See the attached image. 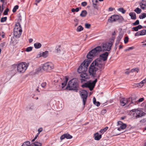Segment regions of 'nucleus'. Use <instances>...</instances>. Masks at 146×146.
I'll use <instances>...</instances> for the list:
<instances>
[{"label": "nucleus", "mask_w": 146, "mask_h": 146, "mask_svg": "<svg viewBox=\"0 0 146 146\" xmlns=\"http://www.w3.org/2000/svg\"><path fill=\"white\" fill-rule=\"evenodd\" d=\"M102 48L98 46L90 51L86 56L87 59H85L81 64H90L92 60V58L98 55L102 51Z\"/></svg>", "instance_id": "f257e3e1"}, {"label": "nucleus", "mask_w": 146, "mask_h": 146, "mask_svg": "<svg viewBox=\"0 0 146 146\" xmlns=\"http://www.w3.org/2000/svg\"><path fill=\"white\" fill-rule=\"evenodd\" d=\"M54 68L53 64H43V66L39 67L37 70L35 74H38L40 72H42L44 71L50 72Z\"/></svg>", "instance_id": "f03ea898"}, {"label": "nucleus", "mask_w": 146, "mask_h": 146, "mask_svg": "<svg viewBox=\"0 0 146 146\" xmlns=\"http://www.w3.org/2000/svg\"><path fill=\"white\" fill-rule=\"evenodd\" d=\"M78 87L77 79L76 78H74L69 81L67 88H69L70 90H77Z\"/></svg>", "instance_id": "7ed1b4c3"}, {"label": "nucleus", "mask_w": 146, "mask_h": 146, "mask_svg": "<svg viewBox=\"0 0 146 146\" xmlns=\"http://www.w3.org/2000/svg\"><path fill=\"white\" fill-rule=\"evenodd\" d=\"M102 64H91L90 67L89 72L90 75L94 77L96 76V72L98 70V67H100Z\"/></svg>", "instance_id": "20e7f679"}, {"label": "nucleus", "mask_w": 146, "mask_h": 146, "mask_svg": "<svg viewBox=\"0 0 146 146\" xmlns=\"http://www.w3.org/2000/svg\"><path fill=\"white\" fill-rule=\"evenodd\" d=\"M131 114L134 118H138L142 116L144 113L140 109H133L130 111Z\"/></svg>", "instance_id": "39448f33"}, {"label": "nucleus", "mask_w": 146, "mask_h": 146, "mask_svg": "<svg viewBox=\"0 0 146 146\" xmlns=\"http://www.w3.org/2000/svg\"><path fill=\"white\" fill-rule=\"evenodd\" d=\"M113 42L114 40L113 39L110 42H107L103 44L102 45V50L103 51H110L111 49Z\"/></svg>", "instance_id": "423d86ee"}, {"label": "nucleus", "mask_w": 146, "mask_h": 146, "mask_svg": "<svg viewBox=\"0 0 146 146\" xmlns=\"http://www.w3.org/2000/svg\"><path fill=\"white\" fill-rule=\"evenodd\" d=\"M97 81V79H96L92 82H88L84 84L82 86L83 88L85 87L89 88L90 90V91H92L94 88Z\"/></svg>", "instance_id": "0eeeda50"}, {"label": "nucleus", "mask_w": 146, "mask_h": 146, "mask_svg": "<svg viewBox=\"0 0 146 146\" xmlns=\"http://www.w3.org/2000/svg\"><path fill=\"white\" fill-rule=\"evenodd\" d=\"M132 98H122L120 100V104L122 106H124L126 104H128V106H131L130 105L131 103Z\"/></svg>", "instance_id": "6e6552de"}, {"label": "nucleus", "mask_w": 146, "mask_h": 146, "mask_svg": "<svg viewBox=\"0 0 146 146\" xmlns=\"http://www.w3.org/2000/svg\"><path fill=\"white\" fill-rule=\"evenodd\" d=\"M81 97L82 99L83 104L84 106L85 105L88 97V93L85 90H82L80 93Z\"/></svg>", "instance_id": "1a4fd4ad"}, {"label": "nucleus", "mask_w": 146, "mask_h": 146, "mask_svg": "<svg viewBox=\"0 0 146 146\" xmlns=\"http://www.w3.org/2000/svg\"><path fill=\"white\" fill-rule=\"evenodd\" d=\"M17 69L18 72L23 73L27 69L28 64H18Z\"/></svg>", "instance_id": "9d476101"}, {"label": "nucleus", "mask_w": 146, "mask_h": 146, "mask_svg": "<svg viewBox=\"0 0 146 146\" xmlns=\"http://www.w3.org/2000/svg\"><path fill=\"white\" fill-rule=\"evenodd\" d=\"M89 64H80L78 69V72L80 73H83L84 71H85L87 70V67L89 66Z\"/></svg>", "instance_id": "9b49d317"}, {"label": "nucleus", "mask_w": 146, "mask_h": 146, "mask_svg": "<svg viewBox=\"0 0 146 146\" xmlns=\"http://www.w3.org/2000/svg\"><path fill=\"white\" fill-rule=\"evenodd\" d=\"M80 77L81 78V81L82 82L86 81L89 78V76L88 74L86 72H83L81 74Z\"/></svg>", "instance_id": "f8f14e48"}, {"label": "nucleus", "mask_w": 146, "mask_h": 146, "mask_svg": "<svg viewBox=\"0 0 146 146\" xmlns=\"http://www.w3.org/2000/svg\"><path fill=\"white\" fill-rule=\"evenodd\" d=\"M120 17L118 15H114L111 16L108 19L109 22H112L116 21L120 19Z\"/></svg>", "instance_id": "ddd939ff"}, {"label": "nucleus", "mask_w": 146, "mask_h": 146, "mask_svg": "<svg viewBox=\"0 0 146 146\" xmlns=\"http://www.w3.org/2000/svg\"><path fill=\"white\" fill-rule=\"evenodd\" d=\"M118 125H120V128H118L117 130L120 131L121 129H124L126 127V124L123 123L121 121H119L117 122Z\"/></svg>", "instance_id": "4468645a"}, {"label": "nucleus", "mask_w": 146, "mask_h": 146, "mask_svg": "<svg viewBox=\"0 0 146 146\" xmlns=\"http://www.w3.org/2000/svg\"><path fill=\"white\" fill-rule=\"evenodd\" d=\"M108 54L109 53L108 52H106L100 55V56L102 60L105 61L107 60Z\"/></svg>", "instance_id": "2eb2a0df"}, {"label": "nucleus", "mask_w": 146, "mask_h": 146, "mask_svg": "<svg viewBox=\"0 0 146 146\" xmlns=\"http://www.w3.org/2000/svg\"><path fill=\"white\" fill-rule=\"evenodd\" d=\"M72 137L71 135L70 134L66 133L64 134L63 135H62L60 137V139L61 140H63L65 138H66L67 139H71L72 138Z\"/></svg>", "instance_id": "dca6fc26"}, {"label": "nucleus", "mask_w": 146, "mask_h": 146, "mask_svg": "<svg viewBox=\"0 0 146 146\" xmlns=\"http://www.w3.org/2000/svg\"><path fill=\"white\" fill-rule=\"evenodd\" d=\"M22 31V28L21 27V25L19 22L17 23L15 26L14 31Z\"/></svg>", "instance_id": "f3484780"}, {"label": "nucleus", "mask_w": 146, "mask_h": 146, "mask_svg": "<svg viewBox=\"0 0 146 146\" xmlns=\"http://www.w3.org/2000/svg\"><path fill=\"white\" fill-rule=\"evenodd\" d=\"M144 98H141L138 100H137L136 99H133L132 100L131 103L133 104V105L136 104V103L138 102H142L144 100Z\"/></svg>", "instance_id": "a211bd4d"}, {"label": "nucleus", "mask_w": 146, "mask_h": 146, "mask_svg": "<svg viewBox=\"0 0 146 146\" xmlns=\"http://www.w3.org/2000/svg\"><path fill=\"white\" fill-rule=\"evenodd\" d=\"M102 135H99L98 132L94 134V139L95 140H99L102 138Z\"/></svg>", "instance_id": "6ab92c4d"}, {"label": "nucleus", "mask_w": 146, "mask_h": 146, "mask_svg": "<svg viewBox=\"0 0 146 146\" xmlns=\"http://www.w3.org/2000/svg\"><path fill=\"white\" fill-rule=\"evenodd\" d=\"M22 31H14V35L17 37H19L21 35Z\"/></svg>", "instance_id": "aec40b11"}, {"label": "nucleus", "mask_w": 146, "mask_h": 146, "mask_svg": "<svg viewBox=\"0 0 146 146\" xmlns=\"http://www.w3.org/2000/svg\"><path fill=\"white\" fill-rule=\"evenodd\" d=\"M101 58L100 57L99 58H98L94 61L91 64H100V62H101L102 61Z\"/></svg>", "instance_id": "412c9836"}, {"label": "nucleus", "mask_w": 146, "mask_h": 146, "mask_svg": "<svg viewBox=\"0 0 146 146\" xmlns=\"http://www.w3.org/2000/svg\"><path fill=\"white\" fill-rule=\"evenodd\" d=\"M146 82V79H144L140 83L137 84V86L140 88L142 87L144 85L145 83Z\"/></svg>", "instance_id": "4be33fe9"}, {"label": "nucleus", "mask_w": 146, "mask_h": 146, "mask_svg": "<svg viewBox=\"0 0 146 146\" xmlns=\"http://www.w3.org/2000/svg\"><path fill=\"white\" fill-rule=\"evenodd\" d=\"M139 5L142 9H146V3L141 2L140 3Z\"/></svg>", "instance_id": "5701e85b"}, {"label": "nucleus", "mask_w": 146, "mask_h": 146, "mask_svg": "<svg viewBox=\"0 0 146 146\" xmlns=\"http://www.w3.org/2000/svg\"><path fill=\"white\" fill-rule=\"evenodd\" d=\"M42 144L38 142H35L31 144L30 146H42Z\"/></svg>", "instance_id": "b1692460"}, {"label": "nucleus", "mask_w": 146, "mask_h": 146, "mask_svg": "<svg viewBox=\"0 0 146 146\" xmlns=\"http://www.w3.org/2000/svg\"><path fill=\"white\" fill-rule=\"evenodd\" d=\"M68 78L67 76H66L65 77V80L62 83V88H64L66 86L67 84V82L68 81Z\"/></svg>", "instance_id": "393cba45"}, {"label": "nucleus", "mask_w": 146, "mask_h": 146, "mask_svg": "<svg viewBox=\"0 0 146 146\" xmlns=\"http://www.w3.org/2000/svg\"><path fill=\"white\" fill-rule=\"evenodd\" d=\"M129 15L132 19L135 20L136 19V14L135 13L131 12L129 13Z\"/></svg>", "instance_id": "a878e982"}, {"label": "nucleus", "mask_w": 146, "mask_h": 146, "mask_svg": "<svg viewBox=\"0 0 146 146\" xmlns=\"http://www.w3.org/2000/svg\"><path fill=\"white\" fill-rule=\"evenodd\" d=\"M41 46V44L39 42H36L34 44V46L36 49L40 48Z\"/></svg>", "instance_id": "bb28decb"}, {"label": "nucleus", "mask_w": 146, "mask_h": 146, "mask_svg": "<svg viewBox=\"0 0 146 146\" xmlns=\"http://www.w3.org/2000/svg\"><path fill=\"white\" fill-rule=\"evenodd\" d=\"M48 52L47 51H46L44 52H42V56L44 58L47 57L48 55Z\"/></svg>", "instance_id": "cd10ccee"}, {"label": "nucleus", "mask_w": 146, "mask_h": 146, "mask_svg": "<svg viewBox=\"0 0 146 146\" xmlns=\"http://www.w3.org/2000/svg\"><path fill=\"white\" fill-rule=\"evenodd\" d=\"M87 12L86 10L82 11L80 14V16L82 17H85L87 14Z\"/></svg>", "instance_id": "c85d7f7f"}, {"label": "nucleus", "mask_w": 146, "mask_h": 146, "mask_svg": "<svg viewBox=\"0 0 146 146\" xmlns=\"http://www.w3.org/2000/svg\"><path fill=\"white\" fill-rule=\"evenodd\" d=\"M108 129V127L104 128L102 129H101L100 131V132L101 134H103L105 131H106L107 129Z\"/></svg>", "instance_id": "c756f323"}, {"label": "nucleus", "mask_w": 146, "mask_h": 146, "mask_svg": "<svg viewBox=\"0 0 146 146\" xmlns=\"http://www.w3.org/2000/svg\"><path fill=\"white\" fill-rule=\"evenodd\" d=\"M30 142L29 141L24 142L22 145L21 146H30Z\"/></svg>", "instance_id": "7c9ffc66"}, {"label": "nucleus", "mask_w": 146, "mask_h": 146, "mask_svg": "<svg viewBox=\"0 0 146 146\" xmlns=\"http://www.w3.org/2000/svg\"><path fill=\"white\" fill-rule=\"evenodd\" d=\"M134 11L138 14L140 13L142 11L138 7L136 8Z\"/></svg>", "instance_id": "2f4dec72"}, {"label": "nucleus", "mask_w": 146, "mask_h": 146, "mask_svg": "<svg viewBox=\"0 0 146 146\" xmlns=\"http://www.w3.org/2000/svg\"><path fill=\"white\" fill-rule=\"evenodd\" d=\"M83 27L81 25H80L78 27L76 31L78 32L81 31L83 30Z\"/></svg>", "instance_id": "473e14b6"}, {"label": "nucleus", "mask_w": 146, "mask_h": 146, "mask_svg": "<svg viewBox=\"0 0 146 146\" xmlns=\"http://www.w3.org/2000/svg\"><path fill=\"white\" fill-rule=\"evenodd\" d=\"M139 71V69L138 68H133L131 70V72H138Z\"/></svg>", "instance_id": "72a5a7b5"}, {"label": "nucleus", "mask_w": 146, "mask_h": 146, "mask_svg": "<svg viewBox=\"0 0 146 146\" xmlns=\"http://www.w3.org/2000/svg\"><path fill=\"white\" fill-rule=\"evenodd\" d=\"M139 32L141 36L145 35L146 34V30L145 29L141 30Z\"/></svg>", "instance_id": "f704fd0d"}, {"label": "nucleus", "mask_w": 146, "mask_h": 146, "mask_svg": "<svg viewBox=\"0 0 146 146\" xmlns=\"http://www.w3.org/2000/svg\"><path fill=\"white\" fill-rule=\"evenodd\" d=\"M146 17V13H143L139 16V17L140 19H143Z\"/></svg>", "instance_id": "c9c22d12"}, {"label": "nucleus", "mask_w": 146, "mask_h": 146, "mask_svg": "<svg viewBox=\"0 0 146 146\" xmlns=\"http://www.w3.org/2000/svg\"><path fill=\"white\" fill-rule=\"evenodd\" d=\"M18 8L19 6L18 5H16L15 6L12 10L13 12H15L18 9Z\"/></svg>", "instance_id": "e433bc0d"}, {"label": "nucleus", "mask_w": 146, "mask_h": 146, "mask_svg": "<svg viewBox=\"0 0 146 146\" xmlns=\"http://www.w3.org/2000/svg\"><path fill=\"white\" fill-rule=\"evenodd\" d=\"M33 47H29L27 48L25 50V51L27 52H29L32 50Z\"/></svg>", "instance_id": "4c0bfd02"}, {"label": "nucleus", "mask_w": 146, "mask_h": 146, "mask_svg": "<svg viewBox=\"0 0 146 146\" xmlns=\"http://www.w3.org/2000/svg\"><path fill=\"white\" fill-rule=\"evenodd\" d=\"M7 17H2L1 19V23H3L6 21V20H7Z\"/></svg>", "instance_id": "58836bf2"}, {"label": "nucleus", "mask_w": 146, "mask_h": 146, "mask_svg": "<svg viewBox=\"0 0 146 146\" xmlns=\"http://www.w3.org/2000/svg\"><path fill=\"white\" fill-rule=\"evenodd\" d=\"M118 11L122 12L123 14H124L126 11L123 8H121L118 9Z\"/></svg>", "instance_id": "ea45409f"}, {"label": "nucleus", "mask_w": 146, "mask_h": 146, "mask_svg": "<svg viewBox=\"0 0 146 146\" xmlns=\"http://www.w3.org/2000/svg\"><path fill=\"white\" fill-rule=\"evenodd\" d=\"M9 9L8 8L6 9L3 12V15H7L8 12L9 11Z\"/></svg>", "instance_id": "a19ab883"}, {"label": "nucleus", "mask_w": 146, "mask_h": 146, "mask_svg": "<svg viewBox=\"0 0 146 146\" xmlns=\"http://www.w3.org/2000/svg\"><path fill=\"white\" fill-rule=\"evenodd\" d=\"M46 85V83L45 82H42L41 84V87L44 88H45Z\"/></svg>", "instance_id": "79ce46f5"}, {"label": "nucleus", "mask_w": 146, "mask_h": 146, "mask_svg": "<svg viewBox=\"0 0 146 146\" xmlns=\"http://www.w3.org/2000/svg\"><path fill=\"white\" fill-rule=\"evenodd\" d=\"M139 24V20H137L136 21L133 23V25L134 26H135L138 25Z\"/></svg>", "instance_id": "37998d69"}, {"label": "nucleus", "mask_w": 146, "mask_h": 146, "mask_svg": "<svg viewBox=\"0 0 146 146\" xmlns=\"http://www.w3.org/2000/svg\"><path fill=\"white\" fill-rule=\"evenodd\" d=\"M85 28L87 29H89L91 27V25L90 24L88 23H86L85 24Z\"/></svg>", "instance_id": "c03bdc74"}, {"label": "nucleus", "mask_w": 146, "mask_h": 146, "mask_svg": "<svg viewBox=\"0 0 146 146\" xmlns=\"http://www.w3.org/2000/svg\"><path fill=\"white\" fill-rule=\"evenodd\" d=\"M128 42V38L127 37H125L124 40V42L125 43H127Z\"/></svg>", "instance_id": "a18cd8bd"}, {"label": "nucleus", "mask_w": 146, "mask_h": 146, "mask_svg": "<svg viewBox=\"0 0 146 146\" xmlns=\"http://www.w3.org/2000/svg\"><path fill=\"white\" fill-rule=\"evenodd\" d=\"M61 47V46L60 45H59L58 46V48H57V47H56V50H57V52L58 53H59L60 51V48Z\"/></svg>", "instance_id": "49530a36"}, {"label": "nucleus", "mask_w": 146, "mask_h": 146, "mask_svg": "<svg viewBox=\"0 0 146 146\" xmlns=\"http://www.w3.org/2000/svg\"><path fill=\"white\" fill-rule=\"evenodd\" d=\"M134 48L133 46H132L129 47L128 48L126 49L125 50V51L129 50H132Z\"/></svg>", "instance_id": "de8ad7c7"}, {"label": "nucleus", "mask_w": 146, "mask_h": 146, "mask_svg": "<svg viewBox=\"0 0 146 146\" xmlns=\"http://www.w3.org/2000/svg\"><path fill=\"white\" fill-rule=\"evenodd\" d=\"M87 5V3L86 2L84 1L82 2L81 3V5L82 6L84 7L86 6Z\"/></svg>", "instance_id": "09e8293b"}, {"label": "nucleus", "mask_w": 146, "mask_h": 146, "mask_svg": "<svg viewBox=\"0 0 146 146\" xmlns=\"http://www.w3.org/2000/svg\"><path fill=\"white\" fill-rule=\"evenodd\" d=\"M39 135V133H37L35 137L32 140V141H34L37 138V137H38Z\"/></svg>", "instance_id": "8fccbe9b"}, {"label": "nucleus", "mask_w": 146, "mask_h": 146, "mask_svg": "<svg viewBox=\"0 0 146 146\" xmlns=\"http://www.w3.org/2000/svg\"><path fill=\"white\" fill-rule=\"evenodd\" d=\"M41 56H42V53H40L37 55L36 58H39Z\"/></svg>", "instance_id": "3c124183"}, {"label": "nucleus", "mask_w": 146, "mask_h": 146, "mask_svg": "<svg viewBox=\"0 0 146 146\" xmlns=\"http://www.w3.org/2000/svg\"><path fill=\"white\" fill-rule=\"evenodd\" d=\"M141 34H140V32L139 31H138L135 34V36H141Z\"/></svg>", "instance_id": "603ef678"}, {"label": "nucleus", "mask_w": 146, "mask_h": 146, "mask_svg": "<svg viewBox=\"0 0 146 146\" xmlns=\"http://www.w3.org/2000/svg\"><path fill=\"white\" fill-rule=\"evenodd\" d=\"M132 29H133V31H137L138 30L136 27H133Z\"/></svg>", "instance_id": "864d4df0"}, {"label": "nucleus", "mask_w": 146, "mask_h": 146, "mask_svg": "<svg viewBox=\"0 0 146 146\" xmlns=\"http://www.w3.org/2000/svg\"><path fill=\"white\" fill-rule=\"evenodd\" d=\"M93 4H96L98 2V0H92Z\"/></svg>", "instance_id": "5fc2aeb1"}, {"label": "nucleus", "mask_w": 146, "mask_h": 146, "mask_svg": "<svg viewBox=\"0 0 146 146\" xmlns=\"http://www.w3.org/2000/svg\"><path fill=\"white\" fill-rule=\"evenodd\" d=\"M94 104L95 105L97 106H99L100 105V103L98 102H96V103Z\"/></svg>", "instance_id": "6e6d98bb"}, {"label": "nucleus", "mask_w": 146, "mask_h": 146, "mask_svg": "<svg viewBox=\"0 0 146 146\" xmlns=\"http://www.w3.org/2000/svg\"><path fill=\"white\" fill-rule=\"evenodd\" d=\"M136 27L137 28V29H138V30L139 29H141L142 28V26L140 25H138V26H137Z\"/></svg>", "instance_id": "4d7b16f0"}, {"label": "nucleus", "mask_w": 146, "mask_h": 146, "mask_svg": "<svg viewBox=\"0 0 146 146\" xmlns=\"http://www.w3.org/2000/svg\"><path fill=\"white\" fill-rule=\"evenodd\" d=\"M42 130V128H39L38 130V133L40 134V133L41 132Z\"/></svg>", "instance_id": "13d9d810"}, {"label": "nucleus", "mask_w": 146, "mask_h": 146, "mask_svg": "<svg viewBox=\"0 0 146 146\" xmlns=\"http://www.w3.org/2000/svg\"><path fill=\"white\" fill-rule=\"evenodd\" d=\"M93 4V7L94 8L96 9H98V7L97 5L96 4Z\"/></svg>", "instance_id": "bf43d9fd"}, {"label": "nucleus", "mask_w": 146, "mask_h": 146, "mask_svg": "<svg viewBox=\"0 0 146 146\" xmlns=\"http://www.w3.org/2000/svg\"><path fill=\"white\" fill-rule=\"evenodd\" d=\"M130 72H131V71H130L128 70H127L125 72V73L126 74H128Z\"/></svg>", "instance_id": "052dcab7"}, {"label": "nucleus", "mask_w": 146, "mask_h": 146, "mask_svg": "<svg viewBox=\"0 0 146 146\" xmlns=\"http://www.w3.org/2000/svg\"><path fill=\"white\" fill-rule=\"evenodd\" d=\"M93 100L94 104H95V103H96V99L95 97L93 99Z\"/></svg>", "instance_id": "680f3d73"}, {"label": "nucleus", "mask_w": 146, "mask_h": 146, "mask_svg": "<svg viewBox=\"0 0 146 146\" xmlns=\"http://www.w3.org/2000/svg\"><path fill=\"white\" fill-rule=\"evenodd\" d=\"M122 38V35H120L118 36V40H120Z\"/></svg>", "instance_id": "e2e57ef3"}, {"label": "nucleus", "mask_w": 146, "mask_h": 146, "mask_svg": "<svg viewBox=\"0 0 146 146\" xmlns=\"http://www.w3.org/2000/svg\"><path fill=\"white\" fill-rule=\"evenodd\" d=\"M81 8H80V9ZM80 8H77L76 9H75V11L76 12H78Z\"/></svg>", "instance_id": "0e129e2a"}, {"label": "nucleus", "mask_w": 146, "mask_h": 146, "mask_svg": "<svg viewBox=\"0 0 146 146\" xmlns=\"http://www.w3.org/2000/svg\"><path fill=\"white\" fill-rule=\"evenodd\" d=\"M5 44V42H3V43H1L0 44V46H2V47H3V46H4Z\"/></svg>", "instance_id": "69168bd1"}, {"label": "nucleus", "mask_w": 146, "mask_h": 146, "mask_svg": "<svg viewBox=\"0 0 146 146\" xmlns=\"http://www.w3.org/2000/svg\"><path fill=\"white\" fill-rule=\"evenodd\" d=\"M74 21L76 23L78 22V20L77 19H75L74 20Z\"/></svg>", "instance_id": "338daca9"}, {"label": "nucleus", "mask_w": 146, "mask_h": 146, "mask_svg": "<svg viewBox=\"0 0 146 146\" xmlns=\"http://www.w3.org/2000/svg\"><path fill=\"white\" fill-rule=\"evenodd\" d=\"M113 10V9L112 7H110L109 9V11H112Z\"/></svg>", "instance_id": "774afa93"}]
</instances>
